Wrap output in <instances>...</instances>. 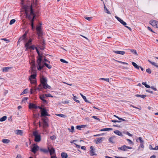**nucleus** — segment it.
Segmentation results:
<instances>
[{"label":"nucleus","instance_id":"5","mask_svg":"<svg viewBox=\"0 0 158 158\" xmlns=\"http://www.w3.org/2000/svg\"><path fill=\"white\" fill-rule=\"evenodd\" d=\"M32 137L34 138V140L35 142H39L41 141L40 134L37 131H35L33 132Z\"/></svg>","mask_w":158,"mask_h":158},{"label":"nucleus","instance_id":"53","mask_svg":"<svg viewBox=\"0 0 158 158\" xmlns=\"http://www.w3.org/2000/svg\"><path fill=\"white\" fill-rule=\"evenodd\" d=\"M101 79L104 80L108 82H109V78H101Z\"/></svg>","mask_w":158,"mask_h":158},{"label":"nucleus","instance_id":"57","mask_svg":"<svg viewBox=\"0 0 158 158\" xmlns=\"http://www.w3.org/2000/svg\"><path fill=\"white\" fill-rule=\"evenodd\" d=\"M127 140L129 144H132L133 143L129 139H127Z\"/></svg>","mask_w":158,"mask_h":158},{"label":"nucleus","instance_id":"62","mask_svg":"<svg viewBox=\"0 0 158 158\" xmlns=\"http://www.w3.org/2000/svg\"><path fill=\"white\" fill-rule=\"evenodd\" d=\"M35 49L36 50V52L38 55L39 56V57H40V56H41V55H40V52L38 49L37 48H35Z\"/></svg>","mask_w":158,"mask_h":158},{"label":"nucleus","instance_id":"59","mask_svg":"<svg viewBox=\"0 0 158 158\" xmlns=\"http://www.w3.org/2000/svg\"><path fill=\"white\" fill-rule=\"evenodd\" d=\"M112 129H101L100 130V131H107L109 130H111Z\"/></svg>","mask_w":158,"mask_h":158},{"label":"nucleus","instance_id":"44","mask_svg":"<svg viewBox=\"0 0 158 158\" xmlns=\"http://www.w3.org/2000/svg\"><path fill=\"white\" fill-rule=\"evenodd\" d=\"M85 18L88 21H90L92 19V17L85 16Z\"/></svg>","mask_w":158,"mask_h":158},{"label":"nucleus","instance_id":"7","mask_svg":"<svg viewBox=\"0 0 158 158\" xmlns=\"http://www.w3.org/2000/svg\"><path fill=\"white\" fill-rule=\"evenodd\" d=\"M33 146L31 148V151L34 153H35L40 149L39 147L35 143L32 144Z\"/></svg>","mask_w":158,"mask_h":158},{"label":"nucleus","instance_id":"49","mask_svg":"<svg viewBox=\"0 0 158 158\" xmlns=\"http://www.w3.org/2000/svg\"><path fill=\"white\" fill-rule=\"evenodd\" d=\"M116 61L118 63H122L123 64H127V65L128 64L126 62H122V61H118V60H116Z\"/></svg>","mask_w":158,"mask_h":158},{"label":"nucleus","instance_id":"21","mask_svg":"<svg viewBox=\"0 0 158 158\" xmlns=\"http://www.w3.org/2000/svg\"><path fill=\"white\" fill-rule=\"evenodd\" d=\"M61 156L62 158H67L68 155L67 153L63 152L61 153Z\"/></svg>","mask_w":158,"mask_h":158},{"label":"nucleus","instance_id":"41","mask_svg":"<svg viewBox=\"0 0 158 158\" xmlns=\"http://www.w3.org/2000/svg\"><path fill=\"white\" fill-rule=\"evenodd\" d=\"M43 122H47L48 120V118L47 117L44 116L42 118Z\"/></svg>","mask_w":158,"mask_h":158},{"label":"nucleus","instance_id":"54","mask_svg":"<svg viewBox=\"0 0 158 158\" xmlns=\"http://www.w3.org/2000/svg\"><path fill=\"white\" fill-rule=\"evenodd\" d=\"M50 138L52 140H54L56 139V136L55 135H52L50 137Z\"/></svg>","mask_w":158,"mask_h":158},{"label":"nucleus","instance_id":"33","mask_svg":"<svg viewBox=\"0 0 158 158\" xmlns=\"http://www.w3.org/2000/svg\"><path fill=\"white\" fill-rule=\"evenodd\" d=\"M40 150L41 152H43L45 153H47L48 152V150L45 149L40 148Z\"/></svg>","mask_w":158,"mask_h":158},{"label":"nucleus","instance_id":"63","mask_svg":"<svg viewBox=\"0 0 158 158\" xmlns=\"http://www.w3.org/2000/svg\"><path fill=\"white\" fill-rule=\"evenodd\" d=\"M35 47L34 45H32L31 46H30V49H32L34 50L35 49Z\"/></svg>","mask_w":158,"mask_h":158},{"label":"nucleus","instance_id":"20","mask_svg":"<svg viewBox=\"0 0 158 158\" xmlns=\"http://www.w3.org/2000/svg\"><path fill=\"white\" fill-rule=\"evenodd\" d=\"M87 125H80L78 126H77L76 127V128H87Z\"/></svg>","mask_w":158,"mask_h":158},{"label":"nucleus","instance_id":"30","mask_svg":"<svg viewBox=\"0 0 158 158\" xmlns=\"http://www.w3.org/2000/svg\"><path fill=\"white\" fill-rule=\"evenodd\" d=\"M40 40V43L42 44L43 45V44H44L45 45V41L44 40L43 38L42 39L41 38H39Z\"/></svg>","mask_w":158,"mask_h":158},{"label":"nucleus","instance_id":"39","mask_svg":"<svg viewBox=\"0 0 158 158\" xmlns=\"http://www.w3.org/2000/svg\"><path fill=\"white\" fill-rule=\"evenodd\" d=\"M73 100L75 101H76V102H78V103H79L80 102L79 101L76 99L77 98V97H76V96H74V94H73Z\"/></svg>","mask_w":158,"mask_h":158},{"label":"nucleus","instance_id":"1","mask_svg":"<svg viewBox=\"0 0 158 158\" xmlns=\"http://www.w3.org/2000/svg\"><path fill=\"white\" fill-rule=\"evenodd\" d=\"M31 63V73H33V74L30 76V83L32 84H36V81L35 78L36 76V67L34 61H32Z\"/></svg>","mask_w":158,"mask_h":158},{"label":"nucleus","instance_id":"47","mask_svg":"<svg viewBox=\"0 0 158 158\" xmlns=\"http://www.w3.org/2000/svg\"><path fill=\"white\" fill-rule=\"evenodd\" d=\"M32 4L33 5L34 4L36 5L37 2V0H32Z\"/></svg>","mask_w":158,"mask_h":158},{"label":"nucleus","instance_id":"51","mask_svg":"<svg viewBox=\"0 0 158 158\" xmlns=\"http://www.w3.org/2000/svg\"><path fill=\"white\" fill-rule=\"evenodd\" d=\"M60 61L61 62H63V63H68V62L67 61H65L64 59H60Z\"/></svg>","mask_w":158,"mask_h":158},{"label":"nucleus","instance_id":"42","mask_svg":"<svg viewBox=\"0 0 158 158\" xmlns=\"http://www.w3.org/2000/svg\"><path fill=\"white\" fill-rule=\"evenodd\" d=\"M15 22V19H12L10 21L9 24L10 25L14 23Z\"/></svg>","mask_w":158,"mask_h":158},{"label":"nucleus","instance_id":"34","mask_svg":"<svg viewBox=\"0 0 158 158\" xmlns=\"http://www.w3.org/2000/svg\"><path fill=\"white\" fill-rule=\"evenodd\" d=\"M135 96L137 97H141L144 98L146 97V95H145L136 94L135 95Z\"/></svg>","mask_w":158,"mask_h":158},{"label":"nucleus","instance_id":"11","mask_svg":"<svg viewBox=\"0 0 158 158\" xmlns=\"http://www.w3.org/2000/svg\"><path fill=\"white\" fill-rule=\"evenodd\" d=\"M90 155L91 156H93L94 155H96V154L95 152V149L94 148L91 146L90 147Z\"/></svg>","mask_w":158,"mask_h":158},{"label":"nucleus","instance_id":"31","mask_svg":"<svg viewBox=\"0 0 158 158\" xmlns=\"http://www.w3.org/2000/svg\"><path fill=\"white\" fill-rule=\"evenodd\" d=\"M38 108V107L36 106L35 104L30 103V108H33L34 109H36Z\"/></svg>","mask_w":158,"mask_h":158},{"label":"nucleus","instance_id":"64","mask_svg":"<svg viewBox=\"0 0 158 158\" xmlns=\"http://www.w3.org/2000/svg\"><path fill=\"white\" fill-rule=\"evenodd\" d=\"M153 150H158V146H156L155 148L152 149Z\"/></svg>","mask_w":158,"mask_h":158},{"label":"nucleus","instance_id":"14","mask_svg":"<svg viewBox=\"0 0 158 158\" xmlns=\"http://www.w3.org/2000/svg\"><path fill=\"white\" fill-rule=\"evenodd\" d=\"M102 141V138L100 137L98 138H97L96 139L94 140L96 144H98L101 143Z\"/></svg>","mask_w":158,"mask_h":158},{"label":"nucleus","instance_id":"27","mask_svg":"<svg viewBox=\"0 0 158 158\" xmlns=\"http://www.w3.org/2000/svg\"><path fill=\"white\" fill-rule=\"evenodd\" d=\"M11 68V67H6L3 68L2 69V71L3 72H7Z\"/></svg>","mask_w":158,"mask_h":158},{"label":"nucleus","instance_id":"50","mask_svg":"<svg viewBox=\"0 0 158 158\" xmlns=\"http://www.w3.org/2000/svg\"><path fill=\"white\" fill-rule=\"evenodd\" d=\"M45 48V46L44 44H43V45H42V46L40 47V48L41 50H44Z\"/></svg>","mask_w":158,"mask_h":158},{"label":"nucleus","instance_id":"9","mask_svg":"<svg viewBox=\"0 0 158 158\" xmlns=\"http://www.w3.org/2000/svg\"><path fill=\"white\" fill-rule=\"evenodd\" d=\"M132 148V147H131L127 146L125 145L122 146L121 147H118V149L121 150L123 151H127L128 149H131Z\"/></svg>","mask_w":158,"mask_h":158},{"label":"nucleus","instance_id":"25","mask_svg":"<svg viewBox=\"0 0 158 158\" xmlns=\"http://www.w3.org/2000/svg\"><path fill=\"white\" fill-rule=\"evenodd\" d=\"M2 141L3 143L7 144L9 143L10 141L8 139H2Z\"/></svg>","mask_w":158,"mask_h":158},{"label":"nucleus","instance_id":"22","mask_svg":"<svg viewBox=\"0 0 158 158\" xmlns=\"http://www.w3.org/2000/svg\"><path fill=\"white\" fill-rule=\"evenodd\" d=\"M114 133L119 136H122V133L118 130H115V131H114Z\"/></svg>","mask_w":158,"mask_h":158},{"label":"nucleus","instance_id":"38","mask_svg":"<svg viewBox=\"0 0 158 158\" xmlns=\"http://www.w3.org/2000/svg\"><path fill=\"white\" fill-rule=\"evenodd\" d=\"M28 98L27 97L23 98L22 100V102L25 103L27 102V100L28 99Z\"/></svg>","mask_w":158,"mask_h":158},{"label":"nucleus","instance_id":"29","mask_svg":"<svg viewBox=\"0 0 158 158\" xmlns=\"http://www.w3.org/2000/svg\"><path fill=\"white\" fill-rule=\"evenodd\" d=\"M7 116H4L2 118H0V122H3L5 121L7 119Z\"/></svg>","mask_w":158,"mask_h":158},{"label":"nucleus","instance_id":"58","mask_svg":"<svg viewBox=\"0 0 158 158\" xmlns=\"http://www.w3.org/2000/svg\"><path fill=\"white\" fill-rule=\"evenodd\" d=\"M74 129H68V130H69V132H71L73 133L74 132Z\"/></svg>","mask_w":158,"mask_h":158},{"label":"nucleus","instance_id":"2","mask_svg":"<svg viewBox=\"0 0 158 158\" xmlns=\"http://www.w3.org/2000/svg\"><path fill=\"white\" fill-rule=\"evenodd\" d=\"M28 32V30L26 31L23 35L19 39L18 42V43H19L23 40L24 42H27L25 45L26 50H28L30 49V39L28 40L27 36V35Z\"/></svg>","mask_w":158,"mask_h":158},{"label":"nucleus","instance_id":"10","mask_svg":"<svg viewBox=\"0 0 158 158\" xmlns=\"http://www.w3.org/2000/svg\"><path fill=\"white\" fill-rule=\"evenodd\" d=\"M42 84H40L39 85L38 87L36 89H30V94H32L33 92H34L35 91L36 89L38 90L39 91H41V89H42L43 87Z\"/></svg>","mask_w":158,"mask_h":158},{"label":"nucleus","instance_id":"43","mask_svg":"<svg viewBox=\"0 0 158 158\" xmlns=\"http://www.w3.org/2000/svg\"><path fill=\"white\" fill-rule=\"evenodd\" d=\"M56 115L58 116L61 117L63 118H65L66 117V116L63 114H56Z\"/></svg>","mask_w":158,"mask_h":158},{"label":"nucleus","instance_id":"16","mask_svg":"<svg viewBox=\"0 0 158 158\" xmlns=\"http://www.w3.org/2000/svg\"><path fill=\"white\" fill-rule=\"evenodd\" d=\"M109 141L110 143H114L115 141V138L114 136L110 137L109 139Z\"/></svg>","mask_w":158,"mask_h":158},{"label":"nucleus","instance_id":"61","mask_svg":"<svg viewBox=\"0 0 158 158\" xmlns=\"http://www.w3.org/2000/svg\"><path fill=\"white\" fill-rule=\"evenodd\" d=\"M44 96H46L47 97H52V96L50 94H45Z\"/></svg>","mask_w":158,"mask_h":158},{"label":"nucleus","instance_id":"60","mask_svg":"<svg viewBox=\"0 0 158 158\" xmlns=\"http://www.w3.org/2000/svg\"><path fill=\"white\" fill-rule=\"evenodd\" d=\"M111 122H114V123L117 122V123H120L121 122L120 121H118V120H112L111 121Z\"/></svg>","mask_w":158,"mask_h":158},{"label":"nucleus","instance_id":"55","mask_svg":"<svg viewBox=\"0 0 158 158\" xmlns=\"http://www.w3.org/2000/svg\"><path fill=\"white\" fill-rule=\"evenodd\" d=\"M92 118H94L95 119H97L98 121H100V119L99 118H98L97 117L95 116H92Z\"/></svg>","mask_w":158,"mask_h":158},{"label":"nucleus","instance_id":"6","mask_svg":"<svg viewBox=\"0 0 158 158\" xmlns=\"http://www.w3.org/2000/svg\"><path fill=\"white\" fill-rule=\"evenodd\" d=\"M40 82L42 84L43 88L46 89L47 88L50 89L51 86L47 84V79L46 78L42 77L40 79Z\"/></svg>","mask_w":158,"mask_h":158},{"label":"nucleus","instance_id":"52","mask_svg":"<svg viewBox=\"0 0 158 158\" xmlns=\"http://www.w3.org/2000/svg\"><path fill=\"white\" fill-rule=\"evenodd\" d=\"M48 125L47 122H44V127H47Z\"/></svg>","mask_w":158,"mask_h":158},{"label":"nucleus","instance_id":"18","mask_svg":"<svg viewBox=\"0 0 158 158\" xmlns=\"http://www.w3.org/2000/svg\"><path fill=\"white\" fill-rule=\"evenodd\" d=\"M15 133L17 135H22L23 134V131L20 130H17L15 131Z\"/></svg>","mask_w":158,"mask_h":158},{"label":"nucleus","instance_id":"40","mask_svg":"<svg viewBox=\"0 0 158 158\" xmlns=\"http://www.w3.org/2000/svg\"><path fill=\"white\" fill-rule=\"evenodd\" d=\"M44 65H45L49 69H50L52 68V66L46 63H44Z\"/></svg>","mask_w":158,"mask_h":158},{"label":"nucleus","instance_id":"15","mask_svg":"<svg viewBox=\"0 0 158 158\" xmlns=\"http://www.w3.org/2000/svg\"><path fill=\"white\" fill-rule=\"evenodd\" d=\"M48 152H49L50 155H52L55 153V150L53 148H52L51 149L48 148Z\"/></svg>","mask_w":158,"mask_h":158},{"label":"nucleus","instance_id":"17","mask_svg":"<svg viewBox=\"0 0 158 158\" xmlns=\"http://www.w3.org/2000/svg\"><path fill=\"white\" fill-rule=\"evenodd\" d=\"M37 31V34L39 36V38H41L42 39L43 38L42 37L43 35V32L42 30Z\"/></svg>","mask_w":158,"mask_h":158},{"label":"nucleus","instance_id":"32","mask_svg":"<svg viewBox=\"0 0 158 158\" xmlns=\"http://www.w3.org/2000/svg\"><path fill=\"white\" fill-rule=\"evenodd\" d=\"M148 61H149L151 64H152V65L155 66H156V67L158 68V65H157V64L156 63L154 62H152L150 60H148Z\"/></svg>","mask_w":158,"mask_h":158},{"label":"nucleus","instance_id":"3","mask_svg":"<svg viewBox=\"0 0 158 158\" xmlns=\"http://www.w3.org/2000/svg\"><path fill=\"white\" fill-rule=\"evenodd\" d=\"M35 13V12L33 9L32 6L30 5V22L31 23V29L33 30L35 29V27L34 26V21L36 18Z\"/></svg>","mask_w":158,"mask_h":158},{"label":"nucleus","instance_id":"13","mask_svg":"<svg viewBox=\"0 0 158 158\" xmlns=\"http://www.w3.org/2000/svg\"><path fill=\"white\" fill-rule=\"evenodd\" d=\"M42 56H40L37 60V64L38 66H42L43 64V62H42Z\"/></svg>","mask_w":158,"mask_h":158},{"label":"nucleus","instance_id":"56","mask_svg":"<svg viewBox=\"0 0 158 158\" xmlns=\"http://www.w3.org/2000/svg\"><path fill=\"white\" fill-rule=\"evenodd\" d=\"M138 139L139 140L141 143H143V141L142 140V138L140 137H139V138H138Z\"/></svg>","mask_w":158,"mask_h":158},{"label":"nucleus","instance_id":"8","mask_svg":"<svg viewBox=\"0 0 158 158\" xmlns=\"http://www.w3.org/2000/svg\"><path fill=\"white\" fill-rule=\"evenodd\" d=\"M115 17L118 21H119L125 27H126L130 31H131V29L130 27L126 26L127 23L125 22H124L123 20L117 16H116Z\"/></svg>","mask_w":158,"mask_h":158},{"label":"nucleus","instance_id":"26","mask_svg":"<svg viewBox=\"0 0 158 158\" xmlns=\"http://www.w3.org/2000/svg\"><path fill=\"white\" fill-rule=\"evenodd\" d=\"M150 22L151 23H150L151 25L154 27H156V21L153 20H151Z\"/></svg>","mask_w":158,"mask_h":158},{"label":"nucleus","instance_id":"45","mask_svg":"<svg viewBox=\"0 0 158 158\" xmlns=\"http://www.w3.org/2000/svg\"><path fill=\"white\" fill-rule=\"evenodd\" d=\"M146 71L147 73H148L149 74H150L151 73V72H152V71H151V70L149 69V68H148V69H147L146 70Z\"/></svg>","mask_w":158,"mask_h":158},{"label":"nucleus","instance_id":"46","mask_svg":"<svg viewBox=\"0 0 158 158\" xmlns=\"http://www.w3.org/2000/svg\"><path fill=\"white\" fill-rule=\"evenodd\" d=\"M44 67V65H43L42 66H39L37 68V69L39 70H40L42 69Z\"/></svg>","mask_w":158,"mask_h":158},{"label":"nucleus","instance_id":"37","mask_svg":"<svg viewBox=\"0 0 158 158\" xmlns=\"http://www.w3.org/2000/svg\"><path fill=\"white\" fill-rule=\"evenodd\" d=\"M28 89H26L23 90V91L21 94L20 95H22L24 94L27 93L28 92Z\"/></svg>","mask_w":158,"mask_h":158},{"label":"nucleus","instance_id":"19","mask_svg":"<svg viewBox=\"0 0 158 158\" xmlns=\"http://www.w3.org/2000/svg\"><path fill=\"white\" fill-rule=\"evenodd\" d=\"M114 53L117 54H121L123 55L125 53V52L123 51H113Z\"/></svg>","mask_w":158,"mask_h":158},{"label":"nucleus","instance_id":"28","mask_svg":"<svg viewBox=\"0 0 158 158\" xmlns=\"http://www.w3.org/2000/svg\"><path fill=\"white\" fill-rule=\"evenodd\" d=\"M132 64L133 66L137 69H139V66L137 65V64L134 62H132Z\"/></svg>","mask_w":158,"mask_h":158},{"label":"nucleus","instance_id":"4","mask_svg":"<svg viewBox=\"0 0 158 158\" xmlns=\"http://www.w3.org/2000/svg\"><path fill=\"white\" fill-rule=\"evenodd\" d=\"M23 9L25 11V16L27 19H30V4L23 5Z\"/></svg>","mask_w":158,"mask_h":158},{"label":"nucleus","instance_id":"24","mask_svg":"<svg viewBox=\"0 0 158 158\" xmlns=\"http://www.w3.org/2000/svg\"><path fill=\"white\" fill-rule=\"evenodd\" d=\"M45 98L44 95H42V96H40V99L42 100L43 102L44 103H46L47 102V101L44 99V98Z\"/></svg>","mask_w":158,"mask_h":158},{"label":"nucleus","instance_id":"48","mask_svg":"<svg viewBox=\"0 0 158 158\" xmlns=\"http://www.w3.org/2000/svg\"><path fill=\"white\" fill-rule=\"evenodd\" d=\"M104 10V11L106 13H107L109 14H111V13H110V12L108 10H107V8H106V9H105Z\"/></svg>","mask_w":158,"mask_h":158},{"label":"nucleus","instance_id":"23","mask_svg":"<svg viewBox=\"0 0 158 158\" xmlns=\"http://www.w3.org/2000/svg\"><path fill=\"white\" fill-rule=\"evenodd\" d=\"M80 95H81V96L83 98L84 100L86 102L91 103V102L88 101V100L87 99L86 97L84 96L81 93H80Z\"/></svg>","mask_w":158,"mask_h":158},{"label":"nucleus","instance_id":"12","mask_svg":"<svg viewBox=\"0 0 158 158\" xmlns=\"http://www.w3.org/2000/svg\"><path fill=\"white\" fill-rule=\"evenodd\" d=\"M46 116H50V115L48 114L47 113V112L45 109H43V110H41V117H43Z\"/></svg>","mask_w":158,"mask_h":158},{"label":"nucleus","instance_id":"35","mask_svg":"<svg viewBox=\"0 0 158 158\" xmlns=\"http://www.w3.org/2000/svg\"><path fill=\"white\" fill-rule=\"evenodd\" d=\"M42 24L40 23V26H37L36 28V30L37 31H40L42 30V28H41V25Z\"/></svg>","mask_w":158,"mask_h":158},{"label":"nucleus","instance_id":"36","mask_svg":"<svg viewBox=\"0 0 158 158\" xmlns=\"http://www.w3.org/2000/svg\"><path fill=\"white\" fill-rule=\"evenodd\" d=\"M130 50V51L132 53H134L135 55L137 56L138 54L136 52V51L135 50L133 49H131Z\"/></svg>","mask_w":158,"mask_h":158}]
</instances>
